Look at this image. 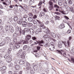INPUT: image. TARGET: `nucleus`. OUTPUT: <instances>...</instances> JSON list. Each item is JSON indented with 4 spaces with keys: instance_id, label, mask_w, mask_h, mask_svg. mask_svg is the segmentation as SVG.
Wrapping results in <instances>:
<instances>
[{
    "instance_id": "obj_40",
    "label": "nucleus",
    "mask_w": 74,
    "mask_h": 74,
    "mask_svg": "<svg viewBox=\"0 0 74 74\" xmlns=\"http://www.w3.org/2000/svg\"><path fill=\"white\" fill-rule=\"evenodd\" d=\"M27 48V45H25L23 46V49L24 50H25L26 48Z\"/></svg>"
},
{
    "instance_id": "obj_27",
    "label": "nucleus",
    "mask_w": 74,
    "mask_h": 74,
    "mask_svg": "<svg viewBox=\"0 0 74 74\" xmlns=\"http://www.w3.org/2000/svg\"><path fill=\"white\" fill-rule=\"evenodd\" d=\"M18 17L17 16H15L14 18V22H16V21H17L18 20Z\"/></svg>"
},
{
    "instance_id": "obj_47",
    "label": "nucleus",
    "mask_w": 74,
    "mask_h": 74,
    "mask_svg": "<svg viewBox=\"0 0 74 74\" xmlns=\"http://www.w3.org/2000/svg\"><path fill=\"white\" fill-rule=\"evenodd\" d=\"M33 19H36L37 18V15H34L33 17Z\"/></svg>"
},
{
    "instance_id": "obj_56",
    "label": "nucleus",
    "mask_w": 74,
    "mask_h": 74,
    "mask_svg": "<svg viewBox=\"0 0 74 74\" xmlns=\"http://www.w3.org/2000/svg\"><path fill=\"white\" fill-rule=\"evenodd\" d=\"M55 18L56 19H59L60 18V17L58 16H55Z\"/></svg>"
},
{
    "instance_id": "obj_52",
    "label": "nucleus",
    "mask_w": 74,
    "mask_h": 74,
    "mask_svg": "<svg viewBox=\"0 0 74 74\" xmlns=\"http://www.w3.org/2000/svg\"><path fill=\"white\" fill-rule=\"evenodd\" d=\"M54 7L55 8H59V7L57 5H54Z\"/></svg>"
},
{
    "instance_id": "obj_21",
    "label": "nucleus",
    "mask_w": 74,
    "mask_h": 74,
    "mask_svg": "<svg viewBox=\"0 0 74 74\" xmlns=\"http://www.w3.org/2000/svg\"><path fill=\"white\" fill-rule=\"evenodd\" d=\"M61 42L59 41L58 42V47H59V48H62V44Z\"/></svg>"
},
{
    "instance_id": "obj_41",
    "label": "nucleus",
    "mask_w": 74,
    "mask_h": 74,
    "mask_svg": "<svg viewBox=\"0 0 74 74\" xmlns=\"http://www.w3.org/2000/svg\"><path fill=\"white\" fill-rule=\"evenodd\" d=\"M37 31H38V32L40 33L41 32H42V30H41V29L39 28L37 30Z\"/></svg>"
},
{
    "instance_id": "obj_16",
    "label": "nucleus",
    "mask_w": 74,
    "mask_h": 74,
    "mask_svg": "<svg viewBox=\"0 0 74 74\" xmlns=\"http://www.w3.org/2000/svg\"><path fill=\"white\" fill-rule=\"evenodd\" d=\"M5 44V41H3L0 43V45L1 46H3Z\"/></svg>"
},
{
    "instance_id": "obj_2",
    "label": "nucleus",
    "mask_w": 74,
    "mask_h": 74,
    "mask_svg": "<svg viewBox=\"0 0 74 74\" xmlns=\"http://www.w3.org/2000/svg\"><path fill=\"white\" fill-rule=\"evenodd\" d=\"M5 28L6 30V32H7L10 29V32L12 33L14 32V28L11 25L5 26Z\"/></svg>"
},
{
    "instance_id": "obj_22",
    "label": "nucleus",
    "mask_w": 74,
    "mask_h": 74,
    "mask_svg": "<svg viewBox=\"0 0 74 74\" xmlns=\"http://www.w3.org/2000/svg\"><path fill=\"white\" fill-rule=\"evenodd\" d=\"M7 3H6L5 2H3L2 3V4H3L4 5H5L7 6L8 5H9V4H10V2H9L8 1H7Z\"/></svg>"
},
{
    "instance_id": "obj_53",
    "label": "nucleus",
    "mask_w": 74,
    "mask_h": 74,
    "mask_svg": "<svg viewBox=\"0 0 74 74\" xmlns=\"http://www.w3.org/2000/svg\"><path fill=\"white\" fill-rule=\"evenodd\" d=\"M26 69L27 70H30V69H31V67H30V66H28L26 68Z\"/></svg>"
},
{
    "instance_id": "obj_63",
    "label": "nucleus",
    "mask_w": 74,
    "mask_h": 74,
    "mask_svg": "<svg viewBox=\"0 0 74 74\" xmlns=\"http://www.w3.org/2000/svg\"><path fill=\"white\" fill-rule=\"evenodd\" d=\"M43 11H44V12H47V10L45 9V8H44L43 9Z\"/></svg>"
},
{
    "instance_id": "obj_13",
    "label": "nucleus",
    "mask_w": 74,
    "mask_h": 74,
    "mask_svg": "<svg viewBox=\"0 0 74 74\" xmlns=\"http://www.w3.org/2000/svg\"><path fill=\"white\" fill-rule=\"evenodd\" d=\"M45 15V12H41L39 14V16L41 18L42 16H44Z\"/></svg>"
},
{
    "instance_id": "obj_6",
    "label": "nucleus",
    "mask_w": 74,
    "mask_h": 74,
    "mask_svg": "<svg viewBox=\"0 0 74 74\" xmlns=\"http://www.w3.org/2000/svg\"><path fill=\"white\" fill-rule=\"evenodd\" d=\"M21 53L18 52L17 53V56L19 57L20 58H23L24 60H25V56L26 55V52L25 51H23L22 54Z\"/></svg>"
},
{
    "instance_id": "obj_9",
    "label": "nucleus",
    "mask_w": 74,
    "mask_h": 74,
    "mask_svg": "<svg viewBox=\"0 0 74 74\" xmlns=\"http://www.w3.org/2000/svg\"><path fill=\"white\" fill-rule=\"evenodd\" d=\"M36 42L37 43L35 42H35V44H34V45L36 44V45H37V44H39V45H40V46H42V45L41 44H45L44 42L42 40H41V41H39V42L36 41Z\"/></svg>"
},
{
    "instance_id": "obj_49",
    "label": "nucleus",
    "mask_w": 74,
    "mask_h": 74,
    "mask_svg": "<svg viewBox=\"0 0 74 74\" xmlns=\"http://www.w3.org/2000/svg\"><path fill=\"white\" fill-rule=\"evenodd\" d=\"M27 37H28V38H29V39H30V38H32V36H31L30 35H27Z\"/></svg>"
},
{
    "instance_id": "obj_59",
    "label": "nucleus",
    "mask_w": 74,
    "mask_h": 74,
    "mask_svg": "<svg viewBox=\"0 0 74 74\" xmlns=\"http://www.w3.org/2000/svg\"><path fill=\"white\" fill-rule=\"evenodd\" d=\"M46 41H48L49 40V36H48L46 39Z\"/></svg>"
},
{
    "instance_id": "obj_45",
    "label": "nucleus",
    "mask_w": 74,
    "mask_h": 74,
    "mask_svg": "<svg viewBox=\"0 0 74 74\" xmlns=\"http://www.w3.org/2000/svg\"><path fill=\"white\" fill-rule=\"evenodd\" d=\"M69 14V12L68 11L66 10L64 12V15H66V14Z\"/></svg>"
},
{
    "instance_id": "obj_12",
    "label": "nucleus",
    "mask_w": 74,
    "mask_h": 74,
    "mask_svg": "<svg viewBox=\"0 0 74 74\" xmlns=\"http://www.w3.org/2000/svg\"><path fill=\"white\" fill-rule=\"evenodd\" d=\"M6 60H7V62L9 63V62H10L12 60V59H11V57L9 56L8 57Z\"/></svg>"
},
{
    "instance_id": "obj_29",
    "label": "nucleus",
    "mask_w": 74,
    "mask_h": 74,
    "mask_svg": "<svg viewBox=\"0 0 74 74\" xmlns=\"http://www.w3.org/2000/svg\"><path fill=\"white\" fill-rule=\"evenodd\" d=\"M33 23L35 25H36V26H38V23L35 20H34L33 21Z\"/></svg>"
},
{
    "instance_id": "obj_36",
    "label": "nucleus",
    "mask_w": 74,
    "mask_h": 74,
    "mask_svg": "<svg viewBox=\"0 0 74 74\" xmlns=\"http://www.w3.org/2000/svg\"><path fill=\"white\" fill-rule=\"evenodd\" d=\"M48 35H45L43 36V38H44V39H46L48 37Z\"/></svg>"
},
{
    "instance_id": "obj_18",
    "label": "nucleus",
    "mask_w": 74,
    "mask_h": 74,
    "mask_svg": "<svg viewBox=\"0 0 74 74\" xmlns=\"http://www.w3.org/2000/svg\"><path fill=\"white\" fill-rule=\"evenodd\" d=\"M5 49L4 48L1 49H0V52H1L2 53H5Z\"/></svg>"
},
{
    "instance_id": "obj_19",
    "label": "nucleus",
    "mask_w": 74,
    "mask_h": 74,
    "mask_svg": "<svg viewBox=\"0 0 74 74\" xmlns=\"http://www.w3.org/2000/svg\"><path fill=\"white\" fill-rule=\"evenodd\" d=\"M65 27V26H64V25L63 24H62L59 26V28H60V29H63V28H64Z\"/></svg>"
},
{
    "instance_id": "obj_28",
    "label": "nucleus",
    "mask_w": 74,
    "mask_h": 74,
    "mask_svg": "<svg viewBox=\"0 0 74 74\" xmlns=\"http://www.w3.org/2000/svg\"><path fill=\"white\" fill-rule=\"evenodd\" d=\"M0 69H1V70H6V69H7V67H6L5 66H3L2 67L0 68Z\"/></svg>"
},
{
    "instance_id": "obj_15",
    "label": "nucleus",
    "mask_w": 74,
    "mask_h": 74,
    "mask_svg": "<svg viewBox=\"0 0 74 74\" xmlns=\"http://www.w3.org/2000/svg\"><path fill=\"white\" fill-rule=\"evenodd\" d=\"M20 66L18 65H15L14 66V69L16 70H18L20 68Z\"/></svg>"
},
{
    "instance_id": "obj_14",
    "label": "nucleus",
    "mask_w": 74,
    "mask_h": 74,
    "mask_svg": "<svg viewBox=\"0 0 74 74\" xmlns=\"http://www.w3.org/2000/svg\"><path fill=\"white\" fill-rule=\"evenodd\" d=\"M34 0H30L29 1V5H32L33 3H34Z\"/></svg>"
},
{
    "instance_id": "obj_33",
    "label": "nucleus",
    "mask_w": 74,
    "mask_h": 74,
    "mask_svg": "<svg viewBox=\"0 0 74 74\" xmlns=\"http://www.w3.org/2000/svg\"><path fill=\"white\" fill-rule=\"evenodd\" d=\"M13 66V64L11 62H9L8 65V67H12Z\"/></svg>"
},
{
    "instance_id": "obj_32",
    "label": "nucleus",
    "mask_w": 74,
    "mask_h": 74,
    "mask_svg": "<svg viewBox=\"0 0 74 74\" xmlns=\"http://www.w3.org/2000/svg\"><path fill=\"white\" fill-rule=\"evenodd\" d=\"M30 32L31 33H32V34H33L34 33V30L32 29V28L30 29Z\"/></svg>"
},
{
    "instance_id": "obj_3",
    "label": "nucleus",
    "mask_w": 74,
    "mask_h": 74,
    "mask_svg": "<svg viewBox=\"0 0 74 74\" xmlns=\"http://www.w3.org/2000/svg\"><path fill=\"white\" fill-rule=\"evenodd\" d=\"M44 31L45 32H46V34H51V36L53 37V38H55L56 37V35L55 33L52 32H51L49 29H45Z\"/></svg>"
},
{
    "instance_id": "obj_17",
    "label": "nucleus",
    "mask_w": 74,
    "mask_h": 74,
    "mask_svg": "<svg viewBox=\"0 0 74 74\" xmlns=\"http://www.w3.org/2000/svg\"><path fill=\"white\" fill-rule=\"evenodd\" d=\"M21 42H23V44H28L29 42L27 41H26L25 40H23L21 41Z\"/></svg>"
},
{
    "instance_id": "obj_5",
    "label": "nucleus",
    "mask_w": 74,
    "mask_h": 74,
    "mask_svg": "<svg viewBox=\"0 0 74 74\" xmlns=\"http://www.w3.org/2000/svg\"><path fill=\"white\" fill-rule=\"evenodd\" d=\"M50 45H51V48H50L49 49L51 51H53L54 49V48L55 47L53 46V42H51L50 43L48 42H46V44L45 45V47H49Z\"/></svg>"
},
{
    "instance_id": "obj_61",
    "label": "nucleus",
    "mask_w": 74,
    "mask_h": 74,
    "mask_svg": "<svg viewBox=\"0 0 74 74\" xmlns=\"http://www.w3.org/2000/svg\"><path fill=\"white\" fill-rule=\"evenodd\" d=\"M67 33H68V34H69V33H71V30H68L67 31Z\"/></svg>"
},
{
    "instance_id": "obj_24",
    "label": "nucleus",
    "mask_w": 74,
    "mask_h": 74,
    "mask_svg": "<svg viewBox=\"0 0 74 74\" xmlns=\"http://www.w3.org/2000/svg\"><path fill=\"white\" fill-rule=\"evenodd\" d=\"M28 20L29 22H32V21H33V18L29 17L28 18Z\"/></svg>"
},
{
    "instance_id": "obj_26",
    "label": "nucleus",
    "mask_w": 74,
    "mask_h": 74,
    "mask_svg": "<svg viewBox=\"0 0 74 74\" xmlns=\"http://www.w3.org/2000/svg\"><path fill=\"white\" fill-rule=\"evenodd\" d=\"M23 22V21L22 22V20L21 19H20L19 21H18V24H19V25H21V23L22 25V23Z\"/></svg>"
},
{
    "instance_id": "obj_11",
    "label": "nucleus",
    "mask_w": 74,
    "mask_h": 74,
    "mask_svg": "<svg viewBox=\"0 0 74 74\" xmlns=\"http://www.w3.org/2000/svg\"><path fill=\"white\" fill-rule=\"evenodd\" d=\"M22 58V60H21L20 61V63L21 64H23L24 63H25V60H26V59L25 60L24 58Z\"/></svg>"
},
{
    "instance_id": "obj_54",
    "label": "nucleus",
    "mask_w": 74,
    "mask_h": 74,
    "mask_svg": "<svg viewBox=\"0 0 74 74\" xmlns=\"http://www.w3.org/2000/svg\"><path fill=\"white\" fill-rule=\"evenodd\" d=\"M17 49V48H16V46L15 45L13 47V49L14 50H15V49Z\"/></svg>"
},
{
    "instance_id": "obj_64",
    "label": "nucleus",
    "mask_w": 74,
    "mask_h": 74,
    "mask_svg": "<svg viewBox=\"0 0 74 74\" xmlns=\"http://www.w3.org/2000/svg\"><path fill=\"white\" fill-rule=\"evenodd\" d=\"M71 61H73V63H74V59L73 58H71Z\"/></svg>"
},
{
    "instance_id": "obj_39",
    "label": "nucleus",
    "mask_w": 74,
    "mask_h": 74,
    "mask_svg": "<svg viewBox=\"0 0 74 74\" xmlns=\"http://www.w3.org/2000/svg\"><path fill=\"white\" fill-rule=\"evenodd\" d=\"M64 6H65V8H66V10H69V9H70V8L69 7V6H68L67 5H64Z\"/></svg>"
},
{
    "instance_id": "obj_1",
    "label": "nucleus",
    "mask_w": 74,
    "mask_h": 74,
    "mask_svg": "<svg viewBox=\"0 0 74 74\" xmlns=\"http://www.w3.org/2000/svg\"><path fill=\"white\" fill-rule=\"evenodd\" d=\"M36 21H37L38 22L39 24V26H40V27H42V28L43 29V31L45 33H46V32H45V29L46 30H48V29H46L45 28H46V27L45 26V25H44L45 23L44 22H41L40 20H36Z\"/></svg>"
},
{
    "instance_id": "obj_37",
    "label": "nucleus",
    "mask_w": 74,
    "mask_h": 74,
    "mask_svg": "<svg viewBox=\"0 0 74 74\" xmlns=\"http://www.w3.org/2000/svg\"><path fill=\"white\" fill-rule=\"evenodd\" d=\"M67 43L68 46L69 47H70V44H71V43H70V41H69V40L67 41Z\"/></svg>"
},
{
    "instance_id": "obj_55",
    "label": "nucleus",
    "mask_w": 74,
    "mask_h": 74,
    "mask_svg": "<svg viewBox=\"0 0 74 74\" xmlns=\"http://www.w3.org/2000/svg\"><path fill=\"white\" fill-rule=\"evenodd\" d=\"M26 66H27V67H29L30 66L29 63L27 62H26Z\"/></svg>"
},
{
    "instance_id": "obj_44",
    "label": "nucleus",
    "mask_w": 74,
    "mask_h": 74,
    "mask_svg": "<svg viewBox=\"0 0 74 74\" xmlns=\"http://www.w3.org/2000/svg\"><path fill=\"white\" fill-rule=\"evenodd\" d=\"M31 74H34V70H32L31 71Z\"/></svg>"
},
{
    "instance_id": "obj_51",
    "label": "nucleus",
    "mask_w": 74,
    "mask_h": 74,
    "mask_svg": "<svg viewBox=\"0 0 74 74\" xmlns=\"http://www.w3.org/2000/svg\"><path fill=\"white\" fill-rule=\"evenodd\" d=\"M32 39L33 40H36L37 39V38L35 36H33L32 37Z\"/></svg>"
},
{
    "instance_id": "obj_38",
    "label": "nucleus",
    "mask_w": 74,
    "mask_h": 74,
    "mask_svg": "<svg viewBox=\"0 0 74 74\" xmlns=\"http://www.w3.org/2000/svg\"><path fill=\"white\" fill-rule=\"evenodd\" d=\"M4 28L2 26H0V31H3Z\"/></svg>"
},
{
    "instance_id": "obj_58",
    "label": "nucleus",
    "mask_w": 74,
    "mask_h": 74,
    "mask_svg": "<svg viewBox=\"0 0 74 74\" xmlns=\"http://www.w3.org/2000/svg\"><path fill=\"white\" fill-rule=\"evenodd\" d=\"M28 28H27V27H25L24 28V32H27V29Z\"/></svg>"
},
{
    "instance_id": "obj_20",
    "label": "nucleus",
    "mask_w": 74,
    "mask_h": 74,
    "mask_svg": "<svg viewBox=\"0 0 74 74\" xmlns=\"http://www.w3.org/2000/svg\"><path fill=\"white\" fill-rule=\"evenodd\" d=\"M33 69H34V70H37L38 68V66L37 65H35L33 66Z\"/></svg>"
},
{
    "instance_id": "obj_42",
    "label": "nucleus",
    "mask_w": 74,
    "mask_h": 74,
    "mask_svg": "<svg viewBox=\"0 0 74 74\" xmlns=\"http://www.w3.org/2000/svg\"><path fill=\"white\" fill-rule=\"evenodd\" d=\"M0 70L1 71V72L2 73V74H4V73H5V70H1V69H0Z\"/></svg>"
},
{
    "instance_id": "obj_43",
    "label": "nucleus",
    "mask_w": 74,
    "mask_h": 74,
    "mask_svg": "<svg viewBox=\"0 0 74 74\" xmlns=\"http://www.w3.org/2000/svg\"><path fill=\"white\" fill-rule=\"evenodd\" d=\"M64 18H65V19H66V20H69V17L66 16V15H64Z\"/></svg>"
},
{
    "instance_id": "obj_35",
    "label": "nucleus",
    "mask_w": 74,
    "mask_h": 74,
    "mask_svg": "<svg viewBox=\"0 0 74 74\" xmlns=\"http://www.w3.org/2000/svg\"><path fill=\"white\" fill-rule=\"evenodd\" d=\"M16 39L14 38L13 41V43H14V44H16Z\"/></svg>"
},
{
    "instance_id": "obj_7",
    "label": "nucleus",
    "mask_w": 74,
    "mask_h": 74,
    "mask_svg": "<svg viewBox=\"0 0 74 74\" xmlns=\"http://www.w3.org/2000/svg\"><path fill=\"white\" fill-rule=\"evenodd\" d=\"M58 5L61 6L63 5V4L64 5H67V3H66V1L65 0H64L63 1L60 0L58 1Z\"/></svg>"
},
{
    "instance_id": "obj_57",
    "label": "nucleus",
    "mask_w": 74,
    "mask_h": 74,
    "mask_svg": "<svg viewBox=\"0 0 74 74\" xmlns=\"http://www.w3.org/2000/svg\"><path fill=\"white\" fill-rule=\"evenodd\" d=\"M15 46H16L17 49H18V48H19L20 47V45H17Z\"/></svg>"
},
{
    "instance_id": "obj_8",
    "label": "nucleus",
    "mask_w": 74,
    "mask_h": 74,
    "mask_svg": "<svg viewBox=\"0 0 74 74\" xmlns=\"http://www.w3.org/2000/svg\"><path fill=\"white\" fill-rule=\"evenodd\" d=\"M49 4L50 5L49 8L50 11H51L52 10H53V3L51 2V1H50L49 2Z\"/></svg>"
},
{
    "instance_id": "obj_48",
    "label": "nucleus",
    "mask_w": 74,
    "mask_h": 74,
    "mask_svg": "<svg viewBox=\"0 0 74 74\" xmlns=\"http://www.w3.org/2000/svg\"><path fill=\"white\" fill-rule=\"evenodd\" d=\"M28 15L29 16H32V17L33 16V14L31 13H29L28 14Z\"/></svg>"
},
{
    "instance_id": "obj_46",
    "label": "nucleus",
    "mask_w": 74,
    "mask_h": 74,
    "mask_svg": "<svg viewBox=\"0 0 74 74\" xmlns=\"http://www.w3.org/2000/svg\"><path fill=\"white\" fill-rule=\"evenodd\" d=\"M42 1H40L39 3L38 4V6H40L42 4Z\"/></svg>"
},
{
    "instance_id": "obj_62",
    "label": "nucleus",
    "mask_w": 74,
    "mask_h": 74,
    "mask_svg": "<svg viewBox=\"0 0 74 74\" xmlns=\"http://www.w3.org/2000/svg\"><path fill=\"white\" fill-rule=\"evenodd\" d=\"M6 38L7 40H10V41H11V40H10V37H7Z\"/></svg>"
},
{
    "instance_id": "obj_23",
    "label": "nucleus",
    "mask_w": 74,
    "mask_h": 74,
    "mask_svg": "<svg viewBox=\"0 0 74 74\" xmlns=\"http://www.w3.org/2000/svg\"><path fill=\"white\" fill-rule=\"evenodd\" d=\"M13 36L14 38H16V36H19V35H18V32H16L14 33L13 34Z\"/></svg>"
},
{
    "instance_id": "obj_31",
    "label": "nucleus",
    "mask_w": 74,
    "mask_h": 74,
    "mask_svg": "<svg viewBox=\"0 0 74 74\" xmlns=\"http://www.w3.org/2000/svg\"><path fill=\"white\" fill-rule=\"evenodd\" d=\"M9 56V54H6L5 55H4V58H5V59H6L7 58H8V57Z\"/></svg>"
},
{
    "instance_id": "obj_34",
    "label": "nucleus",
    "mask_w": 74,
    "mask_h": 74,
    "mask_svg": "<svg viewBox=\"0 0 74 74\" xmlns=\"http://www.w3.org/2000/svg\"><path fill=\"white\" fill-rule=\"evenodd\" d=\"M68 1L69 4H73V2L71 0H68Z\"/></svg>"
},
{
    "instance_id": "obj_60",
    "label": "nucleus",
    "mask_w": 74,
    "mask_h": 74,
    "mask_svg": "<svg viewBox=\"0 0 74 74\" xmlns=\"http://www.w3.org/2000/svg\"><path fill=\"white\" fill-rule=\"evenodd\" d=\"M29 38H28L27 37H26V38H25V40L26 41H29V40H30Z\"/></svg>"
},
{
    "instance_id": "obj_30",
    "label": "nucleus",
    "mask_w": 74,
    "mask_h": 74,
    "mask_svg": "<svg viewBox=\"0 0 74 74\" xmlns=\"http://www.w3.org/2000/svg\"><path fill=\"white\" fill-rule=\"evenodd\" d=\"M12 51V48H10L8 49V54H9L10 52H11V51Z\"/></svg>"
},
{
    "instance_id": "obj_50",
    "label": "nucleus",
    "mask_w": 74,
    "mask_h": 74,
    "mask_svg": "<svg viewBox=\"0 0 74 74\" xmlns=\"http://www.w3.org/2000/svg\"><path fill=\"white\" fill-rule=\"evenodd\" d=\"M56 51L57 52H59V53H60L61 55H62V53L60 50H56Z\"/></svg>"
},
{
    "instance_id": "obj_25",
    "label": "nucleus",
    "mask_w": 74,
    "mask_h": 74,
    "mask_svg": "<svg viewBox=\"0 0 74 74\" xmlns=\"http://www.w3.org/2000/svg\"><path fill=\"white\" fill-rule=\"evenodd\" d=\"M69 11L70 12H73V13H74V8H73V7L70 8H69Z\"/></svg>"
},
{
    "instance_id": "obj_4",
    "label": "nucleus",
    "mask_w": 74,
    "mask_h": 74,
    "mask_svg": "<svg viewBox=\"0 0 74 74\" xmlns=\"http://www.w3.org/2000/svg\"><path fill=\"white\" fill-rule=\"evenodd\" d=\"M22 25L23 27H30L32 26V23L23 21L22 23Z\"/></svg>"
},
{
    "instance_id": "obj_10",
    "label": "nucleus",
    "mask_w": 74,
    "mask_h": 74,
    "mask_svg": "<svg viewBox=\"0 0 74 74\" xmlns=\"http://www.w3.org/2000/svg\"><path fill=\"white\" fill-rule=\"evenodd\" d=\"M17 32L18 33V36H19L20 35H21V33H22V34H25V32L24 31V30H22L21 31H19Z\"/></svg>"
}]
</instances>
